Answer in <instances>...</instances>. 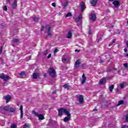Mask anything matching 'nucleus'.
Wrapping results in <instances>:
<instances>
[{
	"label": "nucleus",
	"mask_w": 128,
	"mask_h": 128,
	"mask_svg": "<svg viewBox=\"0 0 128 128\" xmlns=\"http://www.w3.org/2000/svg\"><path fill=\"white\" fill-rule=\"evenodd\" d=\"M68 112V110H66V108H60L58 110V116H62L64 114H67V113Z\"/></svg>",
	"instance_id": "nucleus-1"
},
{
	"label": "nucleus",
	"mask_w": 128,
	"mask_h": 128,
	"mask_svg": "<svg viewBox=\"0 0 128 128\" xmlns=\"http://www.w3.org/2000/svg\"><path fill=\"white\" fill-rule=\"evenodd\" d=\"M32 114L35 116H37L39 120H44V116L42 114H38V112H36L34 110H32Z\"/></svg>",
	"instance_id": "nucleus-2"
},
{
	"label": "nucleus",
	"mask_w": 128,
	"mask_h": 128,
	"mask_svg": "<svg viewBox=\"0 0 128 128\" xmlns=\"http://www.w3.org/2000/svg\"><path fill=\"white\" fill-rule=\"evenodd\" d=\"M49 74L52 76V78H56V70H54V68H50V70L49 71Z\"/></svg>",
	"instance_id": "nucleus-3"
},
{
	"label": "nucleus",
	"mask_w": 128,
	"mask_h": 128,
	"mask_svg": "<svg viewBox=\"0 0 128 128\" xmlns=\"http://www.w3.org/2000/svg\"><path fill=\"white\" fill-rule=\"evenodd\" d=\"M0 78L4 80V82H6V80H10V76L2 73L0 74Z\"/></svg>",
	"instance_id": "nucleus-4"
},
{
	"label": "nucleus",
	"mask_w": 128,
	"mask_h": 128,
	"mask_svg": "<svg viewBox=\"0 0 128 128\" xmlns=\"http://www.w3.org/2000/svg\"><path fill=\"white\" fill-rule=\"evenodd\" d=\"M106 80H108V76L104 77L100 79L99 81V84L102 86L106 82Z\"/></svg>",
	"instance_id": "nucleus-5"
},
{
	"label": "nucleus",
	"mask_w": 128,
	"mask_h": 128,
	"mask_svg": "<svg viewBox=\"0 0 128 128\" xmlns=\"http://www.w3.org/2000/svg\"><path fill=\"white\" fill-rule=\"evenodd\" d=\"M66 114V116H67L64 118V119L63 120V122H68L70 121V120L72 118V115H70V112H68V113H67V114Z\"/></svg>",
	"instance_id": "nucleus-6"
},
{
	"label": "nucleus",
	"mask_w": 128,
	"mask_h": 128,
	"mask_svg": "<svg viewBox=\"0 0 128 128\" xmlns=\"http://www.w3.org/2000/svg\"><path fill=\"white\" fill-rule=\"evenodd\" d=\"M80 8H81V12H82L86 10V4H84V2H82L80 3Z\"/></svg>",
	"instance_id": "nucleus-7"
},
{
	"label": "nucleus",
	"mask_w": 128,
	"mask_h": 128,
	"mask_svg": "<svg viewBox=\"0 0 128 128\" xmlns=\"http://www.w3.org/2000/svg\"><path fill=\"white\" fill-rule=\"evenodd\" d=\"M78 99L80 104H82L84 102V96L82 95H80L78 96H77Z\"/></svg>",
	"instance_id": "nucleus-8"
},
{
	"label": "nucleus",
	"mask_w": 128,
	"mask_h": 128,
	"mask_svg": "<svg viewBox=\"0 0 128 128\" xmlns=\"http://www.w3.org/2000/svg\"><path fill=\"white\" fill-rule=\"evenodd\" d=\"M4 98L6 100V104L10 102V100H12V97L10 96H4Z\"/></svg>",
	"instance_id": "nucleus-9"
},
{
	"label": "nucleus",
	"mask_w": 128,
	"mask_h": 128,
	"mask_svg": "<svg viewBox=\"0 0 128 128\" xmlns=\"http://www.w3.org/2000/svg\"><path fill=\"white\" fill-rule=\"evenodd\" d=\"M113 4L114 8H118V6H120V3L118 0H115L113 2Z\"/></svg>",
	"instance_id": "nucleus-10"
},
{
	"label": "nucleus",
	"mask_w": 128,
	"mask_h": 128,
	"mask_svg": "<svg viewBox=\"0 0 128 128\" xmlns=\"http://www.w3.org/2000/svg\"><path fill=\"white\" fill-rule=\"evenodd\" d=\"M0 108L2 110H4L5 112H8L10 110V106H2Z\"/></svg>",
	"instance_id": "nucleus-11"
},
{
	"label": "nucleus",
	"mask_w": 128,
	"mask_h": 128,
	"mask_svg": "<svg viewBox=\"0 0 128 128\" xmlns=\"http://www.w3.org/2000/svg\"><path fill=\"white\" fill-rule=\"evenodd\" d=\"M82 79L81 80V84H84V82H86V77L84 74L82 75Z\"/></svg>",
	"instance_id": "nucleus-12"
},
{
	"label": "nucleus",
	"mask_w": 128,
	"mask_h": 128,
	"mask_svg": "<svg viewBox=\"0 0 128 128\" xmlns=\"http://www.w3.org/2000/svg\"><path fill=\"white\" fill-rule=\"evenodd\" d=\"M16 6H18V1L15 0L12 4V8H14V10H16Z\"/></svg>",
	"instance_id": "nucleus-13"
},
{
	"label": "nucleus",
	"mask_w": 128,
	"mask_h": 128,
	"mask_svg": "<svg viewBox=\"0 0 128 128\" xmlns=\"http://www.w3.org/2000/svg\"><path fill=\"white\" fill-rule=\"evenodd\" d=\"M82 18V14H80L79 16L77 18H75V22H78Z\"/></svg>",
	"instance_id": "nucleus-14"
},
{
	"label": "nucleus",
	"mask_w": 128,
	"mask_h": 128,
	"mask_svg": "<svg viewBox=\"0 0 128 128\" xmlns=\"http://www.w3.org/2000/svg\"><path fill=\"white\" fill-rule=\"evenodd\" d=\"M23 106L22 105H20V118H24V112L22 111Z\"/></svg>",
	"instance_id": "nucleus-15"
},
{
	"label": "nucleus",
	"mask_w": 128,
	"mask_h": 128,
	"mask_svg": "<svg viewBox=\"0 0 128 128\" xmlns=\"http://www.w3.org/2000/svg\"><path fill=\"white\" fill-rule=\"evenodd\" d=\"M16 108L9 107V110L8 112H16Z\"/></svg>",
	"instance_id": "nucleus-16"
},
{
	"label": "nucleus",
	"mask_w": 128,
	"mask_h": 128,
	"mask_svg": "<svg viewBox=\"0 0 128 128\" xmlns=\"http://www.w3.org/2000/svg\"><path fill=\"white\" fill-rule=\"evenodd\" d=\"M98 2V0H92L90 1V4L92 6H95L96 4Z\"/></svg>",
	"instance_id": "nucleus-17"
},
{
	"label": "nucleus",
	"mask_w": 128,
	"mask_h": 128,
	"mask_svg": "<svg viewBox=\"0 0 128 128\" xmlns=\"http://www.w3.org/2000/svg\"><path fill=\"white\" fill-rule=\"evenodd\" d=\"M38 76H39L38 73V72H34V73L33 74V76H32V78H34V80H36V78H38Z\"/></svg>",
	"instance_id": "nucleus-18"
},
{
	"label": "nucleus",
	"mask_w": 128,
	"mask_h": 128,
	"mask_svg": "<svg viewBox=\"0 0 128 128\" xmlns=\"http://www.w3.org/2000/svg\"><path fill=\"white\" fill-rule=\"evenodd\" d=\"M80 60H76V62H75L76 68H78V66H80Z\"/></svg>",
	"instance_id": "nucleus-19"
},
{
	"label": "nucleus",
	"mask_w": 128,
	"mask_h": 128,
	"mask_svg": "<svg viewBox=\"0 0 128 128\" xmlns=\"http://www.w3.org/2000/svg\"><path fill=\"white\" fill-rule=\"evenodd\" d=\"M96 14H91V19L92 22H94V20H96Z\"/></svg>",
	"instance_id": "nucleus-20"
},
{
	"label": "nucleus",
	"mask_w": 128,
	"mask_h": 128,
	"mask_svg": "<svg viewBox=\"0 0 128 128\" xmlns=\"http://www.w3.org/2000/svg\"><path fill=\"white\" fill-rule=\"evenodd\" d=\"M48 36H49V38H52L54 36V34H52V31L48 32V36H46V38H48Z\"/></svg>",
	"instance_id": "nucleus-21"
},
{
	"label": "nucleus",
	"mask_w": 128,
	"mask_h": 128,
	"mask_svg": "<svg viewBox=\"0 0 128 128\" xmlns=\"http://www.w3.org/2000/svg\"><path fill=\"white\" fill-rule=\"evenodd\" d=\"M72 38V30H70L68 32V34L67 35L68 38Z\"/></svg>",
	"instance_id": "nucleus-22"
},
{
	"label": "nucleus",
	"mask_w": 128,
	"mask_h": 128,
	"mask_svg": "<svg viewBox=\"0 0 128 128\" xmlns=\"http://www.w3.org/2000/svg\"><path fill=\"white\" fill-rule=\"evenodd\" d=\"M124 104V101L123 100H119L118 102V104H117V106H120V104Z\"/></svg>",
	"instance_id": "nucleus-23"
},
{
	"label": "nucleus",
	"mask_w": 128,
	"mask_h": 128,
	"mask_svg": "<svg viewBox=\"0 0 128 128\" xmlns=\"http://www.w3.org/2000/svg\"><path fill=\"white\" fill-rule=\"evenodd\" d=\"M20 76L21 78H24L26 76V72H22L20 74Z\"/></svg>",
	"instance_id": "nucleus-24"
},
{
	"label": "nucleus",
	"mask_w": 128,
	"mask_h": 128,
	"mask_svg": "<svg viewBox=\"0 0 128 128\" xmlns=\"http://www.w3.org/2000/svg\"><path fill=\"white\" fill-rule=\"evenodd\" d=\"M114 84H112L110 86L109 90H110V92H112V90H114Z\"/></svg>",
	"instance_id": "nucleus-25"
},
{
	"label": "nucleus",
	"mask_w": 128,
	"mask_h": 128,
	"mask_svg": "<svg viewBox=\"0 0 128 128\" xmlns=\"http://www.w3.org/2000/svg\"><path fill=\"white\" fill-rule=\"evenodd\" d=\"M116 39H114L112 40V42H111L109 44H108V46H112V44H114V42H116Z\"/></svg>",
	"instance_id": "nucleus-26"
},
{
	"label": "nucleus",
	"mask_w": 128,
	"mask_h": 128,
	"mask_svg": "<svg viewBox=\"0 0 128 128\" xmlns=\"http://www.w3.org/2000/svg\"><path fill=\"white\" fill-rule=\"evenodd\" d=\"M126 86V83H122L120 84V88H124V86Z\"/></svg>",
	"instance_id": "nucleus-27"
},
{
	"label": "nucleus",
	"mask_w": 128,
	"mask_h": 128,
	"mask_svg": "<svg viewBox=\"0 0 128 128\" xmlns=\"http://www.w3.org/2000/svg\"><path fill=\"white\" fill-rule=\"evenodd\" d=\"M63 87L64 88H66V90H69L70 89V86L67 85L66 84H64L63 86Z\"/></svg>",
	"instance_id": "nucleus-28"
},
{
	"label": "nucleus",
	"mask_w": 128,
	"mask_h": 128,
	"mask_svg": "<svg viewBox=\"0 0 128 128\" xmlns=\"http://www.w3.org/2000/svg\"><path fill=\"white\" fill-rule=\"evenodd\" d=\"M10 128H16V124L14 123L10 125Z\"/></svg>",
	"instance_id": "nucleus-29"
},
{
	"label": "nucleus",
	"mask_w": 128,
	"mask_h": 128,
	"mask_svg": "<svg viewBox=\"0 0 128 128\" xmlns=\"http://www.w3.org/2000/svg\"><path fill=\"white\" fill-rule=\"evenodd\" d=\"M68 2H66L65 4L63 5V8L64 9L66 8V6H68Z\"/></svg>",
	"instance_id": "nucleus-30"
},
{
	"label": "nucleus",
	"mask_w": 128,
	"mask_h": 128,
	"mask_svg": "<svg viewBox=\"0 0 128 128\" xmlns=\"http://www.w3.org/2000/svg\"><path fill=\"white\" fill-rule=\"evenodd\" d=\"M72 13L68 12L66 15V18H68V16H72Z\"/></svg>",
	"instance_id": "nucleus-31"
},
{
	"label": "nucleus",
	"mask_w": 128,
	"mask_h": 128,
	"mask_svg": "<svg viewBox=\"0 0 128 128\" xmlns=\"http://www.w3.org/2000/svg\"><path fill=\"white\" fill-rule=\"evenodd\" d=\"M23 128H30V125L25 124L23 126Z\"/></svg>",
	"instance_id": "nucleus-32"
},
{
	"label": "nucleus",
	"mask_w": 128,
	"mask_h": 128,
	"mask_svg": "<svg viewBox=\"0 0 128 128\" xmlns=\"http://www.w3.org/2000/svg\"><path fill=\"white\" fill-rule=\"evenodd\" d=\"M34 22H38V18L36 17H34Z\"/></svg>",
	"instance_id": "nucleus-33"
},
{
	"label": "nucleus",
	"mask_w": 128,
	"mask_h": 128,
	"mask_svg": "<svg viewBox=\"0 0 128 128\" xmlns=\"http://www.w3.org/2000/svg\"><path fill=\"white\" fill-rule=\"evenodd\" d=\"M48 54V50H46L44 51V52H43V54H44V56H46V54Z\"/></svg>",
	"instance_id": "nucleus-34"
},
{
	"label": "nucleus",
	"mask_w": 128,
	"mask_h": 128,
	"mask_svg": "<svg viewBox=\"0 0 128 128\" xmlns=\"http://www.w3.org/2000/svg\"><path fill=\"white\" fill-rule=\"evenodd\" d=\"M96 40L98 42H100V40H102V36L100 37V36H98Z\"/></svg>",
	"instance_id": "nucleus-35"
},
{
	"label": "nucleus",
	"mask_w": 128,
	"mask_h": 128,
	"mask_svg": "<svg viewBox=\"0 0 128 128\" xmlns=\"http://www.w3.org/2000/svg\"><path fill=\"white\" fill-rule=\"evenodd\" d=\"M20 42L19 39H15L14 40V44H16V42Z\"/></svg>",
	"instance_id": "nucleus-36"
},
{
	"label": "nucleus",
	"mask_w": 128,
	"mask_h": 128,
	"mask_svg": "<svg viewBox=\"0 0 128 128\" xmlns=\"http://www.w3.org/2000/svg\"><path fill=\"white\" fill-rule=\"evenodd\" d=\"M32 60V56H29L26 58V60Z\"/></svg>",
	"instance_id": "nucleus-37"
},
{
	"label": "nucleus",
	"mask_w": 128,
	"mask_h": 128,
	"mask_svg": "<svg viewBox=\"0 0 128 128\" xmlns=\"http://www.w3.org/2000/svg\"><path fill=\"white\" fill-rule=\"evenodd\" d=\"M3 10H5V12H6V10H8V7H6V6H4Z\"/></svg>",
	"instance_id": "nucleus-38"
},
{
	"label": "nucleus",
	"mask_w": 128,
	"mask_h": 128,
	"mask_svg": "<svg viewBox=\"0 0 128 128\" xmlns=\"http://www.w3.org/2000/svg\"><path fill=\"white\" fill-rule=\"evenodd\" d=\"M62 62H66V59L64 58H62Z\"/></svg>",
	"instance_id": "nucleus-39"
},
{
	"label": "nucleus",
	"mask_w": 128,
	"mask_h": 128,
	"mask_svg": "<svg viewBox=\"0 0 128 128\" xmlns=\"http://www.w3.org/2000/svg\"><path fill=\"white\" fill-rule=\"evenodd\" d=\"M58 52V48H56L54 50V54H56V52Z\"/></svg>",
	"instance_id": "nucleus-40"
},
{
	"label": "nucleus",
	"mask_w": 128,
	"mask_h": 128,
	"mask_svg": "<svg viewBox=\"0 0 128 128\" xmlns=\"http://www.w3.org/2000/svg\"><path fill=\"white\" fill-rule=\"evenodd\" d=\"M126 120L127 122H128V114L126 116Z\"/></svg>",
	"instance_id": "nucleus-41"
},
{
	"label": "nucleus",
	"mask_w": 128,
	"mask_h": 128,
	"mask_svg": "<svg viewBox=\"0 0 128 128\" xmlns=\"http://www.w3.org/2000/svg\"><path fill=\"white\" fill-rule=\"evenodd\" d=\"M124 66L125 68H128V64L127 63H124Z\"/></svg>",
	"instance_id": "nucleus-42"
},
{
	"label": "nucleus",
	"mask_w": 128,
	"mask_h": 128,
	"mask_svg": "<svg viewBox=\"0 0 128 128\" xmlns=\"http://www.w3.org/2000/svg\"><path fill=\"white\" fill-rule=\"evenodd\" d=\"M52 6H54V8H56V5L54 2L52 3Z\"/></svg>",
	"instance_id": "nucleus-43"
},
{
	"label": "nucleus",
	"mask_w": 128,
	"mask_h": 128,
	"mask_svg": "<svg viewBox=\"0 0 128 128\" xmlns=\"http://www.w3.org/2000/svg\"><path fill=\"white\" fill-rule=\"evenodd\" d=\"M48 32H52V27L50 26H49L48 28Z\"/></svg>",
	"instance_id": "nucleus-44"
},
{
	"label": "nucleus",
	"mask_w": 128,
	"mask_h": 128,
	"mask_svg": "<svg viewBox=\"0 0 128 128\" xmlns=\"http://www.w3.org/2000/svg\"><path fill=\"white\" fill-rule=\"evenodd\" d=\"M2 52V46L0 47V54Z\"/></svg>",
	"instance_id": "nucleus-45"
},
{
	"label": "nucleus",
	"mask_w": 128,
	"mask_h": 128,
	"mask_svg": "<svg viewBox=\"0 0 128 128\" xmlns=\"http://www.w3.org/2000/svg\"><path fill=\"white\" fill-rule=\"evenodd\" d=\"M122 128H128V126L126 125H124L122 126Z\"/></svg>",
	"instance_id": "nucleus-46"
},
{
	"label": "nucleus",
	"mask_w": 128,
	"mask_h": 128,
	"mask_svg": "<svg viewBox=\"0 0 128 128\" xmlns=\"http://www.w3.org/2000/svg\"><path fill=\"white\" fill-rule=\"evenodd\" d=\"M51 56H52V54H49L48 56V58H50Z\"/></svg>",
	"instance_id": "nucleus-47"
},
{
	"label": "nucleus",
	"mask_w": 128,
	"mask_h": 128,
	"mask_svg": "<svg viewBox=\"0 0 128 128\" xmlns=\"http://www.w3.org/2000/svg\"><path fill=\"white\" fill-rule=\"evenodd\" d=\"M124 52H128V48H125L124 49Z\"/></svg>",
	"instance_id": "nucleus-48"
},
{
	"label": "nucleus",
	"mask_w": 128,
	"mask_h": 128,
	"mask_svg": "<svg viewBox=\"0 0 128 128\" xmlns=\"http://www.w3.org/2000/svg\"><path fill=\"white\" fill-rule=\"evenodd\" d=\"M44 30V26H42V27L41 28V31L42 32V30Z\"/></svg>",
	"instance_id": "nucleus-49"
},
{
	"label": "nucleus",
	"mask_w": 128,
	"mask_h": 128,
	"mask_svg": "<svg viewBox=\"0 0 128 128\" xmlns=\"http://www.w3.org/2000/svg\"><path fill=\"white\" fill-rule=\"evenodd\" d=\"M126 46H127V48H128V40L126 41Z\"/></svg>",
	"instance_id": "nucleus-50"
},
{
	"label": "nucleus",
	"mask_w": 128,
	"mask_h": 128,
	"mask_svg": "<svg viewBox=\"0 0 128 128\" xmlns=\"http://www.w3.org/2000/svg\"><path fill=\"white\" fill-rule=\"evenodd\" d=\"M107 72H112V70L110 69H108L107 70Z\"/></svg>",
	"instance_id": "nucleus-51"
},
{
	"label": "nucleus",
	"mask_w": 128,
	"mask_h": 128,
	"mask_svg": "<svg viewBox=\"0 0 128 128\" xmlns=\"http://www.w3.org/2000/svg\"><path fill=\"white\" fill-rule=\"evenodd\" d=\"M102 62H104V60H100V64H102Z\"/></svg>",
	"instance_id": "nucleus-52"
},
{
	"label": "nucleus",
	"mask_w": 128,
	"mask_h": 128,
	"mask_svg": "<svg viewBox=\"0 0 128 128\" xmlns=\"http://www.w3.org/2000/svg\"><path fill=\"white\" fill-rule=\"evenodd\" d=\"M93 110H94V112H98V109L94 108V109Z\"/></svg>",
	"instance_id": "nucleus-53"
},
{
	"label": "nucleus",
	"mask_w": 128,
	"mask_h": 128,
	"mask_svg": "<svg viewBox=\"0 0 128 128\" xmlns=\"http://www.w3.org/2000/svg\"><path fill=\"white\" fill-rule=\"evenodd\" d=\"M8 2L10 4V0H7Z\"/></svg>",
	"instance_id": "nucleus-54"
},
{
	"label": "nucleus",
	"mask_w": 128,
	"mask_h": 128,
	"mask_svg": "<svg viewBox=\"0 0 128 128\" xmlns=\"http://www.w3.org/2000/svg\"><path fill=\"white\" fill-rule=\"evenodd\" d=\"M75 52H80V50H76Z\"/></svg>",
	"instance_id": "nucleus-55"
},
{
	"label": "nucleus",
	"mask_w": 128,
	"mask_h": 128,
	"mask_svg": "<svg viewBox=\"0 0 128 128\" xmlns=\"http://www.w3.org/2000/svg\"><path fill=\"white\" fill-rule=\"evenodd\" d=\"M125 56H128V53L125 54Z\"/></svg>",
	"instance_id": "nucleus-56"
},
{
	"label": "nucleus",
	"mask_w": 128,
	"mask_h": 128,
	"mask_svg": "<svg viewBox=\"0 0 128 128\" xmlns=\"http://www.w3.org/2000/svg\"><path fill=\"white\" fill-rule=\"evenodd\" d=\"M114 70H116L118 69L116 68H114Z\"/></svg>",
	"instance_id": "nucleus-57"
},
{
	"label": "nucleus",
	"mask_w": 128,
	"mask_h": 128,
	"mask_svg": "<svg viewBox=\"0 0 128 128\" xmlns=\"http://www.w3.org/2000/svg\"><path fill=\"white\" fill-rule=\"evenodd\" d=\"M114 0H109V2H114Z\"/></svg>",
	"instance_id": "nucleus-58"
},
{
	"label": "nucleus",
	"mask_w": 128,
	"mask_h": 128,
	"mask_svg": "<svg viewBox=\"0 0 128 128\" xmlns=\"http://www.w3.org/2000/svg\"><path fill=\"white\" fill-rule=\"evenodd\" d=\"M49 121L50 122H52V119H50L49 120Z\"/></svg>",
	"instance_id": "nucleus-59"
},
{
	"label": "nucleus",
	"mask_w": 128,
	"mask_h": 128,
	"mask_svg": "<svg viewBox=\"0 0 128 128\" xmlns=\"http://www.w3.org/2000/svg\"><path fill=\"white\" fill-rule=\"evenodd\" d=\"M89 34H92V32H89Z\"/></svg>",
	"instance_id": "nucleus-60"
},
{
	"label": "nucleus",
	"mask_w": 128,
	"mask_h": 128,
	"mask_svg": "<svg viewBox=\"0 0 128 128\" xmlns=\"http://www.w3.org/2000/svg\"><path fill=\"white\" fill-rule=\"evenodd\" d=\"M17 106H18V103H17Z\"/></svg>",
	"instance_id": "nucleus-61"
},
{
	"label": "nucleus",
	"mask_w": 128,
	"mask_h": 128,
	"mask_svg": "<svg viewBox=\"0 0 128 128\" xmlns=\"http://www.w3.org/2000/svg\"><path fill=\"white\" fill-rule=\"evenodd\" d=\"M44 76H46V75H44Z\"/></svg>",
	"instance_id": "nucleus-62"
}]
</instances>
